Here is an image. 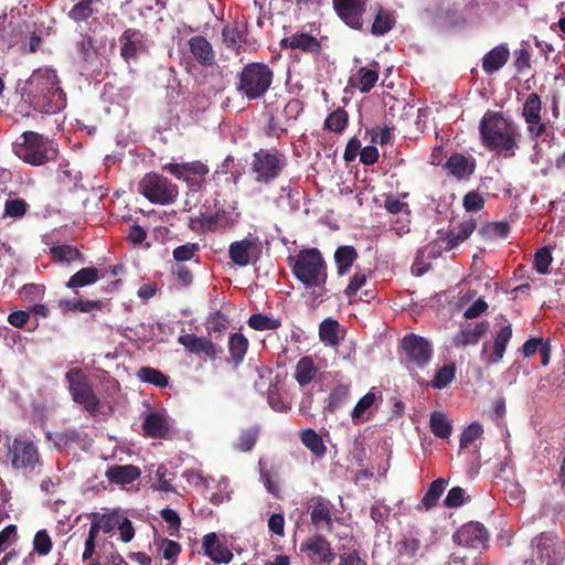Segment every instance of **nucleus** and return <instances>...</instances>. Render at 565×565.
<instances>
[{
    "label": "nucleus",
    "instance_id": "680f3d73",
    "mask_svg": "<svg viewBox=\"0 0 565 565\" xmlns=\"http://www.w3.org/2000/svg\"><path fill=\"white\" fill-rule=\"evenodd\" d=\"M95 0H81L73 6V20L82 21L93 15Z\"/></svg>",
    "mask_w": 565,
    "mask_h": 565
},
{
    "label": "nucleus",
    "instance_id": "49530a36",
    "mask_svg": "<svg viewBox=\"0 0 565 565\" xmlns=\"http://www.w3.org/2000/svg\"><path fill=\"white\" fill-rule=\"evenodd\" d=\"M138 377L145 383H150L161 388L166 387L169 383V377L167 375L150 366L141 367L138 371Z\"/></svg>",
    "mask_w": 565,
    "mask_h": 565
},
{
    "label": "nucleus",
    "instance_id": "412c9836",
    "mask_svg": "<svg viewBox=\"0 0 565 565\" xmlns=\"http://www.w3.org/2000/svg\"><path fill=\"white\" fill-rule=\"evenodd\" d=\"M203 552L215 563H230L233 558V553L220 542L215 533H209L203 536L202 543Z\"/></svg>",
    "mask_w": 565,
    "mask_h": 565
},
{
    "label": "nucleus",
    "instance_id": "39448f33",
    "mask_svg": "<svg viewBox=\"0 0 565 565\" xmlns=\"http://www.w3.org/2000/svg\"><path fill=\"white\" fill-rule=\"evenodd\" d=\"M288 166L286 154L278 148H260L252 154L250 171L254 180L260 184H268L278 179Z\"/></svg>",
    "mask_w": 565,
    "mask_h": 565
},
{
    "label": "nucleus",
    "instance_id": "dca6fc26",
    "mask_svg": "<svg viewBox=\"0 0 565 565\" xmlns=\"http://www.w3.org/2000/svg\"><path fill=\"white\" fill-rule=\"evenodd\" d=\"M247 32V22L245 20H235L233 22L226 23L223 26L221 33L222 41L228 50L239 54L242 51V45L246 41Z\"/></svg>",
    "mask_w": 565,
    "mask_h": 565
},
{
    "label": "nucleus",
    "instance_id": "423d86ee",
    "mask_svg": "<svg viewBox=\"0 0 565 565\" xmlns=\"http://www.w3.org/2000/svg\"><path fill=\"white\" fill-rule=\"evenodd\" d=\"M22 142L13 145V152L18 158L32 166H42L56 157L53 142L34 131L21 135Z\"/></svg>",
    "mask_w": 565,
    "mask_h": 565
},
{
    "label": "nucleus",
    "instance_id": "6e6552de",
    "mask_svg": "<svg viewBox=\"0 0 565 565\" xmlns=\"http://www.w3.org/2000/svg\"><path fill=\"white\" fill-rule=\"evenodd\" d=\"M163 170L174 175L178 180L186 182L190 191L199 192L205 184L206 175L210 172L209 167L202 161H191L183 163H167Z\"/></svg>",
    "mask_w": 565,
    "mask_h": 565
},
{
    "label": "nucleus",
    "instance_id": "c85d7f7f",
    "mask_svg": "<svg viewBox=\"0 0 565 565\" xmlns=\"http://www.w3.org/2000/svg\"><path fill=\"white\" fill-rule=\"evenodd\" d=\"M318 372L319 369L315 364L313 359L309 355H306L302 356L296 364L295 380L300 386H306L315 380Z\"/></svg>",
    "mask_w": 565,
    "mask_h": 565
},
{
    "label": "nucleus",
    "instance_id": "a19ab883",
    "mask_svg": "<svg viewBox=\"0 0 565 565\" xmlns=\"http://www.w3.org/2000/svg\"><path fill=\"white\" fill-rule=\"evenodd\" d=\"M381 397V392L372 387L364 396H362L353 408L351 414L354 423L359 422L360 418L369 411L375 403L376 398Z\"/></svg>",
    "mask_w": 565,
    "mask_h": 565
},
{
    "label": "nucleus",
    "instance_id": "2eb2a0df",
    "mask_svg": "<svg viewBox=\"0 0 565 565\" xmlns=\"http://www.w3.org/2000/svg\"><path fill=\"white\" fill-rule=\"evenodd\" d=\"M279 46L282 50H299L306 54L318 55L322 51L320 41L305 32H297L280 40Z\"/></svg>",
    "mask_w": 565,
    "mask_h": 565
},
{
    "label": "nucleus",
    "instance_id": "9b49d317",
    "mask_svg": "<svg viewBox=\"0 0 565 565\" xmlns=\"http://www.w3.org/2000/svg\"><path fill=\"white\" fill-rule=\"evenodd\" d=\"M369 0H332L337 15L351 29L363 31Z\"/></svg>",
    "mask_w": 565,
    "mask_h": 565
},
{
    "label": "nucleus",
    "instance_id": "f8f14e48",
    "mask_svg": "<svg viewBox=\"0 0 565 565\" xmlns=\"http://www.w3.org/2000/svg\"><path fill=\"white\" fill-rule=\"evenodd\" d=\"M452 540L456 544L461 546L480 548L486 546L489 534L482 523L471 521L457 530L452 535Z\"/></svg>",
    "mask_w": 565,
    "mask_h": 565
},
{
    "label": "nucleus",
    "instance_id": "de8ad7c7",
    "mask_svg": "<svg viewBox=\"0 0 565 565\" xmlns=\"http://www.w3.org/2000/svg\"><path fill=\"white\" fill-rule=\"evenodd\" d=\"M455 374V364H446L437 371L436 375L428 385L437 390L445 388L454 381Z\"/></svg>",
    "mask_w": 565,
    "mask_h": 565
},
{
    "label": "nucleus",
    "instance_id": "c9c22d12",
    "mask_svg": "<svg viewBox=\"0 0 565 565\" xmlns=\"http://www.w3.org/2000/svg\"><path fill=\"white\" fill-rule=\"evenodd\" d=\"M300 440L317 457H323L326 455L327 447L321 436L316 430L311 428L302 430Z\"/></svg>",
    "mask_w": 565,
    "mask_h": 565
},
{
    "label": "nucleus",
    "instance_id": "b1692460",
    "mask_svg": "<svg viewBox=\"0 0 565 565\" xmlns=\"http://www.w3.org/2000/svg\"><path fill=\"white\" fill-rule=\"evenodd\" d=\"M142 429L148 437L164 438L169 434L170 425L163 414L151 412L145 417Z\"/></svg>",
    "mask_w": 565,
    "mask_h": 565
},
{
    "label": "nucleus",
    "instance_id": "ddd939ff",
    "mask_svg": "<svg viewBox=\"0 0 565 565\" xmlns=\"http://www.w3.org/2000/svg\"><path fill=\"white\" fill-rule=\"evenodd\" d=\"M300 551L306 553L308 558L316 564H331L335 557L330 542L320 534L303 541L300 545Z\"/></svg>",
    "mask_w": 565,
    "mask_h": 565
},
{
    "label": "nucleus",
    "instance_id": "e2e57ef3",
    "mask_svg": "<svg viewBox=\"0 0 565 565\" xmlns=\"http://www.w3.org/2000/svg\"><path fill=\"white\" fill-rule=\"evenodd\" d=\"M303 111V103L298 98H291L282 109V116L285 120L291 121L297 120Z\"/></svg>",
    "mask_w": 565,
    "mask_h": 565
},
{
    "label": "nucleus",
    "instance_id": "f257e3e1",
    "mask_svg": "<svg viewBox=\"0 0 565 565\" xmlns=\"http://www.w3.org/2000/svg\"><path fill=\"white\" fill-rule=\"evenodd\" d=\"M479 135L482 146L502 154L504 158L515 156L520 132L516 125L505 118L501 111L488 109L479 122Z\"/></svg>",
    "mask_w": 565,
    "mask_h": 565
},
{
    "label": "nucleus",
    "instance_id": "4d7b16f0",
    "mask_svg": "<svg viewBox=\"0 0 565 565\" xmlns=\"http://www.w3.org/2000/svg\"><path fill=\"white\" fill-rule=\"evenodd\" d=\"M267 402L275 412H287L290 408V406L282 401L277 385H269Z\"/></svg>",
    "mask_w": 565,
    "mask_h": 565
},
{
    "label": "nucleus",
    "instance_id": "603ef678",
    "mask_svg": "<svg viewBox=\"0 0 565 565\" xmlns=\"http://www.w3.org/2000/svg\"><path fill=\"white\" fill-rule=\"evenodd\" d=\"M121 515L117 512L102 515L99 521H93L90 526H96L97 533L102 530L104 533H110L120 522Z\"/></svg>",
    "mask_w": 565,
    "mask_h": 565
},
{
    "label": "nucleus",
    "instance_id": "cd10ccee",
    "mask_svg": "<svg viewBox=\"0 0 565 565\" xmlns=\"http://www.w3.org/2000/svg\"><path fill=\"white\" fill-rule=\"evenodd\" d=\"M512 338V328L510 324L502 327L493 342L492 353L487 359V364L492 365L499 363L505 353L507 345Z\"/></svg>",
    "mask_w": 565,
    "mask_h": 565
},
{
    "label": "nucleus",
    "instance_id": "052dcab7",
    "mask_svg": "<svg viewBox=\"0 0 565 565\" xmlns=\"http://www.w3.org/2000/svg\"><path fill=\"white\" fill-rule=\"evenodd\" d=\"M198 225L203 232H214L218 228L214 214H202L200 217L191 218L190 227L195 230Z\"/></svg>",
    "mask_w": 565,
    "mask_h": 565
},
{
    "label": "nucleus",
    "instance_id": "bb28decb",
    "mask_svg": "<svg viewBox=\"0 0 565 565\" xmlns=\"http://www.w3.org/2000/svg\"><path fill=\"white\" fill-rule=\"evenodd\" d=\"M372 10L374 21L371 25L370 32L375 36H382L393 29L395 19L391 12L384 10L380 4L372 7Z\"/></svg>",
    "mask_w": 565,
    "mask_h": 565
},
{
    "label": "nucleus",
    "instance_id": "4c0bfd02",
    "mask_svg": "<svg viewBox=\"0 0 565 565\" xmlns=\"http://www.w3.org/2000/svg\"><path fill=\"white\" fill-rule=\"evenodd\" d=\"M260 428L258 425L243 429L234 444V448L243 452L252 450L257 443Z\"/></svg>",
    "mask_w": 565,
    "mask_h": 565
},
{
    "label": "nucleus",
    "instance_id": "9d476101",
    "mask_svg": "<svg viewBox=\"0 0 565 565\" xmlns=\"http://www.w3.org/2000/svg\"><path fill=\"white\" fill-rule=\"evenodd\" d=\"M402 350L406 362L419 369L426 366L433 355L431 344L424 337L414 333L406 334L403 338Z\"/></svg>",
    "mask_w": 565,
    "mask_h": 565
},
{
    "label": "nucleus",
    "instance_id": "bf43d9fd",
    "mask_svg": "<svg viewBox=\"0 0 565 565\" xmlns=\"http://www.w3.org/2000/svg\"><path fill=\"white\" fill-rule=\"evenodd\" d=\"M483 433V428L479 423H472L469 425L460 436V448H467Z\"/></svg>",
    "mask_w": 565,
    "mask_h": 565
},
{
    "label": "nucleus",
    "instance_id": "09e8293b",
    "mask_svg": "<svg viewBox=\"0 0 565 565\" xmlns=\"http://www.w3.org/2000/svg\"><path fill=\"white\" fill-rule=\"evenodd\" d=\"M200 246L198 243H185L175 247L172 252L173 259L178 263H184L196 257L199 260Z\"/></svg>",
    "mask_w": 565,
    "mask_h": 565
},
{
    "label": "nucleus",
    "instance_id": "72a5a7b5",
    "mask_svg": "<svg viewBox=\"0 0 565 565\" xmlns=\"http://www.w3.org/2000/svg\"><path fill=\"white\" fill-rule=\"evenodd\" d=\"M446 168L458 180L463 179L466 175L472 174L475 171V163H469L467 157L461 153L450 156L446 162Z\"/></svg>",
    "mask_w": 565,
    "mask_h": 565
},
{
    "label": "nucleus",
    "instance_id": "c756f323",
    "mask_svg": "<svg viewBox=\"0 0 565 565\" xmlns=\"http://www.w3.org/2000/svg\"><path fill=\"white\" fill-rule=\"evenodd\" d=\"M379 81V71L369 67H360L350 78L351 86L358 87L361 93H369Z\"/></svg>",
    "mask_w": 565,
    "mask_h": 565
},
{
    "label": "nucleus",
    "instance_id": "e433bc0d",
    "mask_svg": "<svg viewBox=\"0 0 565 565\" xmlns=\"http://www.w3.org/2000/svg\"><path fill=\"white\" fill-rule=\"evenodd\" d=\"M339 322L334 319H324L319 327L320 340L331 347L339 344Z\"/></svg>",
    "mask_w": 565,
    "mask_h": 565
},
{
    "label": "nucleus",
    "instance_id": "20e7f679",
    "mask_svg": "<svg viewBox=\"0 0 565 565\" xmlns=\"http://www.w3.org/2000/svg\"><path fill=\"white\" fill-rule=\"evenodd\" d=\"M274 71L263 62H249L237 73L235 89L248 102L266 96L274 82Z\"/></svg>",
    "mask_w": 565,
    "mask_h": 565
},
{
    "label": "nucleus",
    "instance_id": "0eeeda50",
    "mask_svg": "<svg viewBox=\"0 0 565 565\" xmlns=\"http://www.w3.org/2000/svg\"><path fill=\"white\" fill-rule=\"evenodd\" d=\"M138 192L151 203L167 205L174 202L179 189L162 174L150 172L138 182Z\"/></svg>",
    "mask_w": 565,
    "mask_h": 565
},
{
    "label": "nucleus",
    "instance_id": "f03ea898",
    "mask_svg": "<svg viewBox=\"0 0 565 565\" xmlns=\"http://www.w3.org/2000/svg\"><path fill=\"white\" fill-rule=\"evenodd\" d=\"M25 95L34 110L54 114L65 108L66 95L53 70H35L25 83Z\"/></svg>",
    "mask_w": 565,
    "mask_h": 565
},
{
    "label": "nucleus",
    "instance_id": "37998d69",
    "mask_svg": "<svg viewBox=\"0 0 565 565\" xmlns=\"http://www.w3.org/2000/svg\"><path fill=\"white\" fill-rule=\"evenodd\" d=\"M104 303L100 300L84 299L77 290H73V310L84 313H90L95 317V312L102 311Z\"/></svg>",
    "mask_w": 565,
    "mask_h": 565
},
{
    "label": "nucleus",
    "instance_id": "774afa93",
    "mask_svg": "<svg viewBox=\"0 0 565 565\" xmlns=\"http://www.w3.org/2000/svg\"><path fill=\"white\" fill-rule=\"evenodd\" d=\"M385 210L391 214L405 213L406 215L411 214V209L407 203L402 202L399 199L394 198L393 195L386 196L384 201Z\"/></svg>",
    "mask_w": 565,
    "mask_h": 565
},
{
    "label": "nucleus",
    "instance_id": "5701e85b",
    "mask_svg": "<svg viewBox=\"0 0 565 565\" xmlns=\"http://www.w3.org/2000/svg\"><path fill=\"white\" fill-rule=\"evenodd\" d=\"M143 34L138 29H127L120 36V55L128 62L137 57L138 51L143 46Z\"/></svg>",
    "mask_w": 565,
    "mask_h": 565
},
{
    "label": "nucleus",
    "instance_id": "f704fd0d",
    "mask_svg": "<svg viewBox=\"0 0 565 565\" xmlns=\"http://www.w3.org/2000/svg\"><path fill=\"white\" fill-rule=\"evenodd\" d=\"M542 102L536 93H531L523 105L522 116L526 124H539L541 117Z\"/></svg>",
    "mask_w": 565,
    "mask_h": 565
},
{
    "label": "nucleus",
    "instance_id": "4468645a",
    "mask_svg": "<svg viewBox=\"0 0 565 565\" xmlns=\"http://www.w3.org/2000/svg\"><path fill=\"white\" fill-rule=\"evenodd\" d=\"M40 456L32 441L13 440L11 465L14 469H34Z\"/></svg>",
    "mask_w": 565,
    "mask_h": 565
},
{
    "label": "nucleus",
    "instance_id": "6e6d98bb",
    "mask_svg": "<svg viewBox=\"0 0 565 565\" xmlns=\"http://www.w3.org/2000/svg\"><path fill=\"white\" fill-rule=\"evenodd\" d=\"M468 500L469 498L466 497L465 489L461 487H454L448 491L444 504L446 508H459Z\"/></svg>",
    "mask_w": 565,
    "mask_h": 565
},
{
    "label": "nucleus",
    "instance_id": "58836bf2",
    "mask_svg": "<svg viewBox=\"0 0 565 565\" xmlns=\"http://www.w3.org/2000/svg\"><path fill=\"white\" fill-rule=\"evenodd\" d=\"M350 397V387L345 384H339L337 385L330 393L328 397V404L326 406V409L329 413H334L339 408H341Z\"/></svg>",
    "mask_w": 565,
    "mask_h": 565
},
{
    "label": "nucleus",
    "instance_id": "0e129e2a",
    "mask_svg": "<svg viewBox=\"0 0 565 565\" xmlns=\"http://www.w3.org/2000/svg\"><path fill=\"white\" fill-rule=\"evenodd\" d=\"M463 207L467 212H479L484 206V199L477 191H470L463 196Z\"/></svg>",
    "mask_w": 565,
    "mask_h": 565
},
{
    "label": "nucleus",
    "instance_id": "c03bdc74",
    "mask_svg": "<svg viewBox=\"0 0 565 565\" xmlns=\"http://www.w3.org/2000/svg\"><path fill=\"white\" fill-rule=\"evenodd\" d=\"M349 122V115L343 108H338L332 111L324 120V128L340 134L342 132Z\"/></svg>",
    "mask_w": 565,
    "mask_h": 565
},
{
    "label": "nucleus",
    "instance_id": "a211bd4d",
    "mask_svg": "<svg viewBox=\"0 0 565 565\" xmlns=\"http://www.w3.org/2000/svg\"><path fill=\"white\" fill-rule=\"evenodd\" d=\"M488 321H480L477 323H468L463 326L459 332L452 338V345L456 348H463L467 345H476L480 339L489 330Z\"/></svg>",
    "mask_w": 565,
    "mask_h": 565
},
{
    "label": "nucleus",
    "instance_id": "5fc2aeb1",
    "mask_svg": "<svg viewBox=\"0 0 565 565\" xmlns=\"http://www.w3.org/2000/svg\"><path fill=\"white\" fill-rule=\"evenodd\" d=\"M33 550L34 552L42 556L47 555L51 552L52 541L45 530H40L34 535Z\"/></svg>",
    "mask_w": 565,
    "mask_h": 565
},
{
    "label": "nucleus",
    "instance_id": "aec40b11",
    "mask_svg": "<svg viewBox=\"0 0 565 565\" xmlns=\"http://www.w3.org/2000/svg\"><path fill=\"white\" fill-rule=\"evenodd\" d=\"M189 50L194 60L203 67L215 64V52L212 44L202 35H195L188 41Z\"/></svg>",
    "mask_w": 565,
    "mask_h": 565
},
{
    "label": "nucleus",
    "instance_id": "a18cd8bd",
    "mask_svg": "<svg viewBox=\"0 0 565 565\" xmlns=\"http://www.w3.org/2000/svg\"><path fill=\"white\" fill-rule=\"evenodd\" d=\"M99 279V271L96 267H84L73 274V289L95 284Z\"/></svg>",
    "mask_w": 565,
    "mask_h": 565
},
{
    "label": "nucleus",
    "instance_id": "1a4fd4ad",
    "mask_svg": "<svg viewBox=\"0 0 565 565\" xmlns=\"http://www.w3.org/2000/svg\"><path fill=\"white\" fill-rule=\"evenodd\" d=\"M73 402L79 404L92 417L104 414V404L78 369H73Z\"/></svg>",
    "mask_w": 565,
    "mask_h": 565
},
{
    "label": "nucleus",
    "instance_id": "7ed1b4c3",
    "mask_svg": "<svg viewBox=\"0 0 565 565\" xmlns=\"http://www.w3.org/2000/svg\"><path fill=\"white\" fill-rule=\"evenodd\" d=\"M289 265L294 276L306 287L319 289L317 297L326 290L328 279L327 263L321 252L316 248L300 250L296 257H289Z\"/></svg>",
    "mask_w": 565,
    "mask_h": 565
},
{
    "label": "nucleus",
    "instance_id": "69168bd1",
    "mask_svg": "<svg viewBox=\"0 0 565 565\" xmlns=\"http://www.w3.org/2000/svg\"><path fill=\"white\" fill-rule=\"evenodd\" d=\"M483 234L487 236L494 238V237H501L504 238L508 236L510 232V226L507 222H492L488 223L482 228Z\"/></svg>",
    "mask_w": 565,
    "mask_h": 565
},
{
    "label": "nucleus",
    "instance_id": "f3484780",
    "mask_svg": "<svg viewBox=\"0 0 565 565\" xmlns=\"http://www.w3.org/2000/svg\"><path fill=\"white\" fill-rule=\"evenodd\" d=\"M178 342L182 344L190 353H204L212 361L216 360L218 354L222 352V350L217 349L210 339L198 337L193 333L180 335Z\"/></svg>",
    "mask_w": 565,
    "mask_h": 565
},
{
    "label": "nucleus",
    "instance_id": "3c124183",
    "mask_svg": "<svg viewBox=\"0 0 565 565\" xmlns=\"http://www.w3.org/2000/svg\"><path fill=\"white\" fill-rule=\"evenodd\" d=\"M552 253L548 247H541L534 255V268L539 274L545 275L548 273V267L552 263Z\"/></svg>",
    "mask_w": 565,
    "mask_h": 565
},
{
    "label": "nucleus",
    "instance_id": "79ce46f5",
    "mask_svg": "<svg viewBox=\"0 0 565 565\" xmlns=\"http://www.w3.org/2000/svg\"><path fill=\"white\" fill-rule=\"evenodd\" d=\"M248 327L256 331L276 330L281 327V320L267 317L263 313H254L248 318Z\"/></svg>",
    "mask_w": 565,
    "mask_h": 565
},
{
    "label": "nucleus",
    "instance_id": "338daca9",
    "mask_svg": "<svg viewBox=\"0 0 565 565\" xmlns=\"http://www.w3.org/2000/svg\"><path fill=\"white\" fill-rule=\"evenodd\" d=\"M161 518L168 523V531L170 535H175L181 526V520L179 514L169 508L163 509L160 512Z\"/></svg>",
    "mask_w": 565,
    "mask_h": 565
},
{
    "label": "nucleus",
    "instance_id": "8fccbe9b",
    "mask_svg": "<svg viewBox=\"0 0 565 565\" xmlns=\"http://www.w3.org/2000/svg\"><path fill=\"white\" fill-rule=\"evenodd\" d=\"M420 546V540L414 536H404L398 543H396L398 554L408 558L416 557Z\"/></svg>",
    "mask_w": 565,
    "mask_h": 565
},
{
    "label": "nucleus",
    "instance_id": "4be33fe9",
    "mask_svg": "<svg viewBox=\"0 0 565 565\" xmlns=\"http://www.w3.org/2000/svg\"><path fill=\"white\" fill-rule=\"evenodd\" d=\"M141 475V470L134 465H113L106 469L105 477L109 483L118 486L130 484Z\"/></svg>",
    "mask_w": 565,
    "mask_h": 565
},
{
    "label": "nucleus",
    "instance_id": "2f4dec72",
    "mask_svg": "<svg viewBox=\"0 0 565 565\" xmlns=\"http://www.w3.org/2000/svg\"><path fill=\"white\" fill-rule=\"evenodd\" d=\"M249 342L242 333H233L228 339L230 362L238 366L246 355Z\"/></svg>",
    "mask_w": 565,
    "mask_h": 565
},
{
    "label": "nucleus",
    "instance_id": "a878e982",
    "mask_svg": "<svg viewBox=\"0 0 565 565\" xmlns=\"http://www.w3.org/2000/svg\"><path fill=\"white\" fill-rule=\"evenodd\" d=\"M255 246L256 244L248 238L233 242L228 247V256L235 265L245 267L250 263V252Z\"/></svg>",
    "mask_w": 565,
    "mask_h": 565
},
{
    "label": "nucleus",
    "instance_id": "864d4df0",
    "mask_svg": "<svg viewBox=\"0 0 565 565\" xmlns=\"http://www.w3.org/2000/svg\"><path fill=\"white\" fill-rule=\"evenodd\" d=\"M540 513L542 516L552 515L553 524L565 522V502L556 504H543Z\"/></svg>",
    "mask_w": 565,
    "mask_h": 565
},
{
    "label": "nucleus",
    "instance_id": "13d9d810",
    "mask_svg": "<svg viewBox=\"0 0 565 565\" xmlns=\"http://www.w3.org/2000/svg\"><path fill=\"white\" fill-rule=\"evenodd\" d=\"M28 211V203L22 199L7 200L4 213L10 217H22Z\"/></svg>",
    "mask_w": 565,
    "mask_h": 565
},
{
    "label": "nucleus",
    "instance_id": "393cba45",
    "mask_svg": "<svg viewBox=\"0 0 565 565\" xmlns=\"http://www.w3.org/2000/svg\"><path fill=\"white\" fill-rule=\"evenodd\" d=\"M510 56L507 44H500L488 52L482 60V70L486 74H493L505 65Z\"/></svg>",
    "mask_w": 565,
    "mask_h": 565
},
{
    "label": "nucleus",
    "instance_id": "7c9ffc66",
    "mask_svg": "<svg viewBox=\"0 0 565 565\" xmlns=\"http://www.w3.org/2000/svg\"><path fill=\"white\" fill-rule=\"evenodd\" d=\"M358 252L353 246H339L334 252V263L337 265L338 275H345L352 267L353 263L358 259Z\"/></svg>",
    "mask_w": 565,
    "mask_h": 565
},
{
    "label": "nucleus",
    "instance_id": "473e14b6",
    "mask_svg": "<svg viewBox=\"0 0 565 565\" xmlns=\"http://www.w3.org/2000/svg\"><path fill=\"white\" fill-rule=\"evenodd\" d=\"M448 481L444 478H438L434 480L429 487L425 495L423 497L420 504L417 505V509L420 510L424 508V510L428 511L433 508H435L444 493L446 486Z\"/></svg>",
    "mask_w": 565,
    "mask_h": 565
},
{
    "label": "nucleus",
    "instance_id": "6ab92c4d",
    "mask_svg": "<svg viewBox=\"0 0 565 565\" xmlns=\"http://www.w3.org/2000/svg\"><path fill=\"white\" fill-rule=\"evenodd\" d=\"M310 520L317 530L333 531L332 504L329 500L318 498L311 504Z\"/></svg>",
    "mask_w": 565,
    "mask_h": 565
},
{
    "label": "nucleus",
    "instance_id": "ea45409f",
    "mask_svg": "<svg viewBox=\"0 0 565 565\" xmlns=\"http://www.w3.org/2000/svg\"><path fill=\"white\" fill-rule=\"evenodd\" d=\"M430 430L438 438H448L451 435V424L447 416L440 412L430 415Z\"/></svg>",
    "mask_w": 565,
    "mask_h": 565
}]
</instances>
